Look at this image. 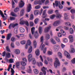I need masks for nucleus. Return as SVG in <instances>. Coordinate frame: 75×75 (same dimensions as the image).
Wrapping results in <instances>:
<instances>
[{
	"mask_svg": "<svg viewBox=\"0 0 75 75\" xmlns=\"http://www.w3.org/2000/svg\"><path fill=\"white\" fill-rule=\"evenodd\" d=\"M50 41L51 43L53 44H56V42H55V41L54 39H51L50 40Z\"/></svg>",
	"mask_w": 75,
	"mask_h": 75,
	"instance_id": "4c0bfd02",
	"label": "nucleus"
},
{
	"mask_svg": "<svg viewBox=\"0 0 75 75\" xmlns=\"http://www.w3.org/2000/svg\"><path fill=\"white\" fill-rule=\"evenodd\" d=\"M64 18L65 20L68 19V15H67V13H65L64 14Z\"/></svg>",
	"mask_w": 75,
	"mask_h": 75,
	"instance_id": "49530a36",
	"label": "nucleus"
},
{
	"mask_svg": "<svg viewBox=\"0 0 75 75\" xmlns=\"http://www.w3.org/2000/svg\"><path fill=\"white\" fill-rule=\"evenodd\" d=\"M31 31L32 32V34H33V35H34V31H35V28H31Z\"/></svg>",
	"mask_w": 75,
	"mask_h": 75,
	"instance_id": "a19ab883",
	"label": "nucleus"
},
{
	"mask_svg": "<svg viewBox=\"0 0 75 75\" xmlns=\"http://www.w3.org/2000/svg\"><path fill=\"white\" fill-rule=\"evenodd\" d=\"M50 38V35L49 34H47L46 36V39H47V40H49Z\"/></svg>",
	"mask_w": 75,
	"mask_h": 75,
	"instance_id": "3c124183",
	"label": "nucleus"
},
{
	"mask_svg": "<svg viewBox=\"0 0 75 75\" xmlns=\"http://www.w3.org/2000/svg\"><path fill=\"white\" fill-rule=\"evenodd\" d=\"M31 71H32V70H31V66H29L27 70L28 72V73H31Z\"/></svg>",
	"mask_w": 75,
	"mask_h": 75,
	"instance_id": "2f4dec72",
	"label": "nucleus"
},
{
	"mask_svg": "<svg viewBox=\"0 0 75 75\" xmlns=\"http://www.w3.org/2000/svg\"><path fill=\"white\" fill-rule=\"evenodd\" d=\"M55 13L56 14V17L58 18H61L62 16L61 15V14L59 13V11L58 10H56L55 11Z\"/></svg>",
	"mask_w": 75,
	"mask_h": 75,
	"instance_id": "20e7f679",
	"label": "nucleus"
},
{
	"mask_svg": "<svg viewBox=\"0 0 75 75\" xmlns=\"http://www.w3.org/2000/svg\"><path fill=\"white\" fill-rule=\"evenodd\" d=\"M47 11V10H45L43 11L42 13V17L43 18L47 17V15L46 14V12Z\"/></svg>",
	"mask_w": 75,
	"mask_h": 75,
	"instance_id": "9d476101",
	"label": "nucleus"
},
{
	"mask_svg": "<svg viewBox=\"0 0 75 75\" xmlns=\"http://www.w3.org/2000/svg\"><path fill=\"white\" fill-rule=\"evenodd\" d=\"M18 30H17V29L15 28L14 30V33L15 34H17L18 33Z\"/></svg>",
	"mask_w": 75,
	"mask_h": 75,
	"instance_id": "bf43d9fd",
	"label": "nucleus"
},
{
	"mask_svg": "<svg viewBox=\"0 0 75 75\" xmlns=\"http://www.w3.org/2000/svg\"><path fill=\"white\" fill-rule=\"evenodd\" d=\"M16 67L18 68H19V67H20V63L19 62H17L16 63Z\"/></svg>",
	"mask_w": 75,
	"mask_h": 75,
	"instance_id": "09e8293b",
	"label": "nucleus"
},
{
	"mask_svg": "<svg viewBox=\"0 0 75 75\" xmlns=\"http://www.w3.org/2000/svg\"><path fill=\"white\" fill-rule=\"evenodd\" d=\"M60 23V21H58L55 22L53 24V25L54 26H57L58 24H59Z\"/></svg>",
	"mask_w": 75,
	"mask_h": 75,
	"instance_id": "f3484780",
	"label": "nucleus"
},
{
	"mask_svg": "<svg viewBox=\"0 0 75 75\" xmlns=\"http://www.w3.org/2000/svg\"><path fill=\"white\" fill-rule=\"evenodd\" d=\"M27 44L28 45H31V41L30 40H28L27 41Z\"/></svg>",
	"mask_w": 75,
	"mask_h": 75,
	"instance_id": "e433bc0d",
	"label": "nucleus"
},
{
	"mask_svg": "<svg viewBox=\"0 0 75 75\" xmlns=\"http://www.w3.org/2000/svg\"><path fill=\"white\" fill-rule=\"evenodd\" d=\"M23 19V18H22L20 19V24L22 25L25 24L27 26H28L29 25V23L27 21H22V20Z\"/></svg>",
	"mask_w": 75,
	"mask_h": 75,
	"instance_id": "f03ea898",
	"label": "nucleus"
},
{
	"mask_svg": "<svg viewBox=\"0 0 75 75\" xmlns=\"http://www.w3.org/2000/svg\"><path fill=\"white\" fill-rule=\"evenodd\" d=\"M12 16L13 17H17V15L16 14L14 13V12H12L11 13L10 15Z\"/></svg>",
	"mask_w": 75,
	"mask_h": 75,
	"instance_id": "c85d7f7f",
	"label": "nucleus"
},
{
	"mask_svg": "<svg viewBox=\"0 0 75 75\" xmlns=\"http://www.w3.org/2000/svg\"><path fill=\"white\" fill-rule=\"evenodd\" d=\"M19 10V7H17L14 10V11L15 13H17L18 11Z\"/></svg>",
	"mask_w": 75,
	"mask_h": 75,
	"instance_id": "f704fd0d",
	"label": "nucleus"
},
{
	"mask_svg": "<svg viewBox=\"0 0 75 75\" xmlns=\"http://www.w3.org/2000/svg\"><path fill=\"white\" fill-rule=\"evenodd\" d=\"M70 12L71 13H72L73 15L74 14H75V9H71L70 10Z\"/></svg>",
	"mask_w": 75,
	"mask_h": 75,
	"instance_id": "58836bf2",
	"label": "nucleus"
},
{
	"mask_svg": "<svg viewBox=\"0 0 75 75\" xmlns=\"http://www.w3.org/2000/svg\"><path fill=\"white\" fill-rule=\"evenodd\" d=\"M34 14L35 16H37L38 14V11L37 10L35 11L34 12Z\"/></svg>",
	"mask_w": 75,
	"mask_h": 75,
	"instance_id": "69168bd1",
	"label": "nucleus"
},
{
	"mask_svg": "<svg viewBox=\"0 0 75 75\" xmlns=\"http://www.w3.org/2000/svg\"><path fill=\"white\" fill-rule=\"evenodd\" d=\"M13 52L16 55H19L20 54V50L18 49H15L14 50Z\"/></svg>",
	"mask_w": 75,
	"mask_h": 75,
	"instance_id": "0eeeda50",
	"label": "nucleus"
},
{
	"mask_svg": "<svg viewBox=\"0 0 75 75\" xmlns=\"http://www.w3.org/2000/svg\"><path fill=\"white\" fill-rule=\"evenodd\" d=\"M65 25H69V26H71V24L69 22L66 23Z\"/></svg>",
	"mask_w": 75,
	"mask_h": 75,
	"instance_id": "0e129e2a",
	"label": "nucleus"
},
{
	"mask_svg": "<svg viewBox=\"0 0 75 75\" xmlns=\"http://www.w3.org/2000/svg\"><path fill=\"white\" fill-rule=\"evenodd\" d=\"M59 48V46L58 45H55L53 46L54 50L55 51H58Z\"/></svg>",
	"mask_w": 75,
	"mask_h": 75,
	"instance_id": "423d86ee",
	"label": "nucleus"
},
{
	"mask_svg": "<svg viewBox=\"0 0 75 75\" xmlns=\"http://www.w3.org/2000/svg\"><path fill=\"white\" fill-rule=\"evenodd\" d=\"M11 47H12V48H14L15 47V45H14V42H11Z\"/></svg>",
	"mask_w": 75,
	"mask_h": 75,
	"instance_id": "8fccbe9b",
	"label": "nucleus"
},
{
	"mask_svg": "<svg viewBox=\"0 0 75 75\" xmlns=\"http://www.w3.org/2000/svg\"><path fill=\"white\" fill-rule=\"evenodd\" d=\"M31 4H28L27 8V12H30L31 11Z\"/></svg>",
	"mask_w": 75,
	"mask_h": 75,
	"instance_id": "f8f14e48",
	"label": "nucleus"
},
{
	"mask_svg": "<svg viewBox=\"0 0 75 75\" xmlns=\"http://www.w3.org/2000/svg\"><path fill=\"white\" fill-rule=\"evenodd\" d=\"M69 42H72L74 41V38L72 35H70L69 37Z\"/></svg>",
	"mask_w": 75,
	"mask_h": 75,
	"instance_id": "9b49d317",
	"label": "nucleus"
},
{
	"mask_svg": "<svg viewBox=\"0 0 75 75\" xmlns=\"http://www.w3.org/2000/svg\"><path fill=\"white\" fill-rule=\"evenodd\" d=\"M51 29V27L50 26L48 27L45 28L44 31L45 33H47L49 31V30Z\"/></svg>",
	"mask_w": 75,
	"mask_h": 75,
	"instance_id": "2eb2a0df",
	"label": "nucleus"
},
{
	"mask_svg": "<svg viewBox=\"0 0 75 75\" xmlns=\"http://www.w3.org/2000/svg\"><path fill=\"white\" fill-rule=\"evenodd\" d=\"M32 63L33 65H35V64H36V61L35 60V58H33L32 59Z\"/></svg>",
	"mask_w": 75,
	"mask_h": 75,
	"instance_id": "c9c22d12",
	"label": "nucleus"
},
{
	"mask_svg": "<svg viewBox=\"0 0 75 75\" xmlns=\"http://www.w3.org/2000/svg\"><path fill=\"white\" fill-rule=\"evenodd\" d=\"M11 75H13L14 74V72H15L13 68H11Z\"/></svg>",
	"mask_w": 75,
	"mask_h": 75,
	"instance_id": "5fc2aeb1",
	"label": "nucleus"
},
{
	"mask_svg": "<svg viewBox=\"0 0 75 75\" xmlns=\"http://www.w3.org/2000/svg\"><path fill=\"white\" fill-rule=\"evenodd\" d=\"M28 60L29 62H31L33 59V55L31 54H30L28 55Z\"/></svg>",
	"mask_w": 75,
	"mask_h": 75,
	"instance_id": "6e6552de",
	"label": "nucleus"
},
{
	"mask_svg": "<svg viewBox=\"0 0 75 75\" xmlns=\"http://www.w3.org/2000/svg\"><path fill=\"white\" fill-rule=\"evenodd\" d=\"M72 45H71L70 46V48L69 50V52L71 53H74L75 52V50L74 48L72 47Z\"/></svg>",
	"mask_w": 75,
	"mask_h": 75,
	"instance_id": "4468645a",
	"label": "nucleus"
},
{
	"mask_svg": "<svg viewBox=\"0 0 75 75\" xmlns=\"http://www.w3.org/2000/svg\"><path fill=\"white\" fill-rule=\"evenodd\" d=\"M24 2L23 1H21L19 4V6L20 8H22L23 7V6H24Z\"/></svg>",
	"mask_w": 75,
	"mask_h": 75,
	"instance_id": "39448f33",
	"label": "nucleus"
},
{
	"mask_svg": "<svg viewBox=\"0 0 75 75\" xmlns=\"http://www.w3.org/2000/svg\"><path fill=\"white\" fill-rule=\"evenodd\" d=\"M64 55L66 57L68 58H71L70 55H69V54L68 52L66 51H64Z\"/></svg>",
	"mask_w": 75,
	"mask_h": 75,
	"instance_id": "1a4fd4ad",
	"label": "nucleus"
},
{
	"mask_svg": "<svg viewBox=\"0 0 75 75\" xmlns=\"http://www.w3.org/2000/svg\"><path fill=\"white\" fill-rule=\"evenodd\" d=\"M6 50L8 51V52H10V49H9V46H7L6 48Z\"/></svg>",
	"mask_w": 75,
	"mask_h": 75,
	"instance_id": "680f3d73",
	"label": "nucleus"
},
{
	"mask_svg": "<svg viewBox=\"0 0 75 75\" xmlns=\"http://www.w3.org/2000/svg\"><path fill=\"white\" fill-rule=\"evenodd\" d=\"M35 54L37 56H38L40 55V50H39L37 49L35 51Z\"/></svg>",
	"mask_w": 75,
	"mask_h": 75,
	"instance_id": "aec40b11",
	"label": "nucleus"
},
{
	"mask_svg": "<svg viewBox=\"0 0 75 75\" xmlns=\"http://www.w3.org/2000/svg\"><path fill=\"white\" fill-rule=\"evenodd\" d=\"M47 68L45 67H43V68H41V71H42L44 75H46V71H45L47 70Z\"/></svg>",
	"mask_w": 75,
	"mask_h": 75,
	"instance_id": "ddd939ff",
	"label": "nucleus"
},
{
	"mask_svg": "<svg viewBox=\"0 0 75 75\" xmlns=\"http://www.w3.org/2000/svg\"><path fill=\"white\" fill-rule=\"evenodd\" d=\"M10 56H11L10 54L8 52L6 53L5 57H6V58H10Z\"/></svg>",
	"mask_w": 75,
	"mask_h": 75,
	"instance_id": "72a5a7b5",
	"label": "nucleus"
},
{
	"mask_svg": "<svg viewBox=\"0 0 75 75\" xmlns=\"http://www.w3.org/2000/svg\"><path fill=\"white\" fill-rule=\"evenodd\" d=\"M22 61H24V62H27V58H26V57H23L22 58Z\"/></svg>",
	"mask_w": 75,
	"mask_h": 75,
	"instance_id": "864d4df0",
	"label": "nucleus"
},
{
	"mask_svg": "<svg viewBox=\"0 0 75 75\" xmlns=\"http://www.w3.org/2000/svg\"><path fill=\"white\" fill-rule=\"evenodd\" d=\"M34 18V16H33V15L31 14L30 16V20H33Z\"/></svg>",
	"mask_w": 75,
	"mask_h": 75,
	"instance_id": "338daca9",
	"label": "nucleus"
},
{
	"mask_svg": "<svg viewBox=\"0 0 75 75\" xmlns=\"http://www.w3.org/2000/svg\"><path fill=\"white\" fill-rule=\"evenodd\" d=\"M18 25V23L14 24V23H11L9 24L8 27V28L9 29H11L12 27V28H14L16 26H17Z\"/></svg>",
	"mask_w": 75,
	"mask_h": 75,
	"instance_id": "7ed1b4c3",
	"label": "nucleus"
},
{
	"mask_svg": "<svg viewBox=\"0 0 75 75\" xmlns=\"http://www.w3.org/2000/svg\"><path fill=\"white\" fill-rule=\"evenodd\" d=\"M34 72L35 73V74H38V73H39V71L38 70H37V69H35L34 70Z\"/></svg>",
	"mask_w": 75,
	"mask_h": 75,
	"instance_id": "ea45409f",
	"label": "nucleus"
},
{
	"mask_svg": "<svg viewBox=\"0 0 75 75\" xmlns=\"http://www.w3.org/2000/svg\"><path fill=\"white\" fill-rule=\"evenodd\" d=\"M34 35L35 38H38V33L37 31H36Z\"/></svg>",
	"mask_w": 75,
	"mask_h": 75,
	"instance_id": "b1692460",
	"label": "nucleus"
},
{
	"mask_svg": "<svg viewBox=\"0 0 75 75\" xmlns=\"http://www.w3.org/2000/svg\"><path fill=\"white\" fill-rule=\"evenodd\" d=\"M52 52L51 51H48L47 52V54L49 55H51L52 54Z\"/></svg>",
	"mask_w": 75,
	"mask_h": 75,
	"instance_id": "052dcab7",
	"label": "nucleus"
},
{
	"mask_svg": "<svg viewBox=\"0 0 75 75\" xmlns=\"http://www.w3.org/2000/svg\"><path fill=\"white\" fill-rule=\"evenodd\" d=\"M14 4H15V3H14V2L13 1V0H12V6L13 8H14L15 7V6L14 5Z\"/></svg>",
	"mask_w": 75,
	"mask_h": 75,
	"instance_id": "a18cd8bd",
	"label": "nucleus"
},
{
	"mask_svg": "<svg viewBox=\"0 0 75 75\" xmlns=\"http://www.w3.org/2000/svg\"><path fill=\"white\" fill-rule=\"evenodd\" d=\"M0 14L1 16H2V17L3 20H6V19L4 18H5L4 15V14H3V12H2V11H1V10H0Z\"/></svg>",
	"mask_w": 75,
	"mask_h": 75,
	"instance_id": "dca6fc26",
	"label": "nucleus"
},
{
	"mask_svg": "<svg viewBox=\"0 0 75 75\" xmlns=\"http://www.w3.org/2000/svg\"><path fill=\"white\" fill-rule=\"evenodd\" d=\"M11 67H12V65L11 64H10L8 69H7V71H10V69L11 68Z\"/></svg>",
	"mask_w": 75,
	"mask_h": 75,
	"instance_id": "e2e57ef3",
	"label": "nucleus"
},
{
	"mask_svg": "<svg viewBox=\"0 0 75 75\" xmlns=\"http://www.w3.org/2000/svg\"><path fill=\"white\" fill-rule=\"evenodd\" d=\"M74 30H73V29L72 28H70V33L71 34H72L73 33H74Z\"/></svg>",
	"mask_w": 75,
	"mask_h": 75,
	"instance_id": "de8ad7c7",
	"label": "nucleus"
},
{
	"mask_svg": "<svg viewBox=\"0 0 75 75\" xmlns=\"http://www.w3.org/2000/svg\"><path fill=\"white\" fill-rule=\"evenodd\" d=\"M33 46L34 48H37V41L33 40Z\"/></svg>",
	"mask_w": 75,
	"mask_h": 75,
	"instance_id": "412c9836",
	"label": "nucleus"
},
{
	"mask_svg": "<svg viewBox=\"0 0 75 75\" xmlns=\"http://www.w3.org/2000/svg\"><path fill=\"white\" fill-rule=\"evenodd\" d=\"M21 65L22 66H25L26 65V63L24 61H21Z\"/></svg>",
	"mask_w": 75,
	"mask_h": 75,
	"instance_id": "c03bdc74",
	"label": "nucleus"
},
{
	"mask_svg": "<svg viewBox=\"0 0 75 75\" xmlns=\"http://www.w3.org/2000/svg\"><path fill=\"white\" fill-rule=\"evenodd\" d=\"M39 32L40 34H42V27H39L38 29Z\"/></svg>",
	"mask_w": 75,
	"mask_h": 75,
	"instance_id": "5701e85b",
	"label": "nucleus"
},
{
	"mask_svg": "<svg viewBox=\"0 0 75 75\" xmlns=\"http://www.w3.org/2000/svg\"><path fill=\"white\" fill-rule=\"evenodd\" d=\"M60 65V62L59 61V59L57 58H55V61L54 62V65L55 68H57L58 67H59Z\"/></svg>",
	"mask_w": 75,
	"mask_h": 75,
	"instance_id": "f257e3e1",
	"label": "nucleus"
},
{
	"mask_svg": "<svg viewBox=\"0 0 75 75\" xmlns=\"http://www.w3.org/2000/svg\"><path fill=\"white\" fill-rule=\"evenodd\" d=\"M61 4V2L60 1H55V6L57 7H58V6H59Z\"/></svg>",
	"mask_w": 75,
	"mask_h": 75,
	"instance_id": "6ab92c4d",
	"label": "nucleus"
},
{
	"mask_svg": "<svg viewBox=\"0 0 75 75\" xmlns=\"http://www.w3.org/2000/svg\"><path fill=\"white\" fill-rule=\"evenodd\" d=\"M63 42L64 43H67L68 42V39L66 38H64L63 39Z\"/></svg>",
	"mask_w": 75,
	"mask_h": 75,
	"instance_id": "37998d69",
	"label": "nucleus"
},
{
	"mask_svg": "<svg viewBox=\"0 0 75 75\" xmlns=\"http://www.w3.org/2000/svg\"><path fill=\"white\" fill-rule=\"evenodd\" d=\"M71 62L72 64H75V58H74L71 60Z\"/></svg>",
	"mask_w": 75,
	"mask_h": 75,
	"instance_id": "774afa93",
	"label": "nucleus"
},
{
	"mask_svg": "<svg viewBox=\"0 0 75 75\" xmlns=\"http://www.w3.org/2000/svg\"><path fill=\"white\" fill-rule=\"evenodd\" d=\"M61 32L63 35H64V36L66 35V33H65V31H64V30H63L61 29Z\"/></svg>",
	"mask_w": 75,
	"mask_h": 75,
	"instance_id": "a878e982",
	"label": "nucleus"
},
{
	"mask_svg": "<svg viewBox=\"0 0 75 75\" xmlns=\"http://www.w3.org/2000/svg\"><path fill=\"white\" fill-rule=\"evenodd\" d=\"M33 51V47L32 46H30L29 47L28 50V53H31Z\"/></svg>",
	"mask_w": 75,
	"mask_h": 75,
	"instance_id": "393cba45",
	"label": "nucleus"
},
{
	"mask_svg": "<svg viewBox=\"0 0 75 75\" xmlns=\"http://www.w3.org/2000/svg\"><path fill=\"white\" fill-rule=\"evenodd\" d=\"M55 15H52L50 16V17L51 19H54L55 18Z\"/></svg>",
	"mask_w": 75,
	"mask_h": 75,
	"instance_id": "13d9d810",
	"label": "nucleus"
},
{
	"mask_svg": "<svg viewBox=\"0 0 75 75\" xmlns=\"http://www.w3.org/2000/svg\"><path fill=\"white\" fill-rule=\"evenodd\" d=\"M38 21H39V18H37L35 19V23L36 24H37V23H38Z\"/></svg>",
	"mask_w": 75,
	"mask_h": 75,
	"instance_id": "603ef678",
	"label": "nucleus"
},
{
	"mask_svg": "<svg viewBox=\"0 0 75 75\" xmlns=\"http://www.w3.org/2000/svg\"><path fill=\"white\" fill-rule=\"evenodd\" d=\"M53 13V11L52 10H49L48 11V14H52Z\"/></svg>",
	"mask_w": 75,
	"mask_h": 75,
	"instance_id": "6e6d98bb",
	"label": "nucleus"
},
{
	"mask_svg": "<svg viewBox=\"0 0 75 75\" xmlns=\"http://www.w3.org/2000/svg\"><path fill=\"white\" fill-rule=\"evenodd\" d=\"M17 40V39L14 37H12L11 39V40L12 42H15Z\"/></svg>",
	"mask_w": 75,
	"mask_h": 75,
	"instance_id": "473e14b6",
	"label": "nucleus"
},
{
	"mask_svg": "<svg viewBox=\"0 0 75 75\" xmlns=\"http://www.w3.org/2000/svg\"><path fill=\"white\" fill-rule=\"evenodd\" d=\"M19 30L20 32L22 33H23L25 31V29L22 28H20Z\"/></svg>",
	"mask_w": 75,
	"mask_h": 75,
	"instance_id": "7c9ffc66",
	"label": "nucleus"
},
{
	"mask_svg": "<svg viewBox=\"0 0 75 75\" xmlns=\"http://www.w3.org/2000/svg\"><path fill=\"white\" fill-rule=\"evenodd\" d=\"M40 42H41V43H42L43 42H44L43 41L44 40V36H41L40 38Z\"/></svg>",
	"mask_w": 75,
	"mask_h": 75,
	"instance_id": "bb28decb",
	"label": "nucleus"
},
{
	"mask_svg": "<svg viewBox=\"0 0 75 75\" xmlns=\"http://www.w3.org/2000/svg\"><path fill=\"white\" fill-rule=\"evenodd\" d=\"M25 42H26L25 40H23L21 42V43L22 45L25 44Z\"/></svg>",
	"mask_w": 75,
	"mask_h": 75,
	"instance_id": "4d7b16f0",
	"label": "nucleus"
},
{
	"mask_svg": "<svg viewBox=\"0 0 75 75\" xmlns=\"http://www.w3.org/2000/svg\"><path fill=\"white\" fill-rule=\"evenodd\" d=\"M11 34L10 33L8 34L7 35V36L6 37L7 40H10V38H11Z\"/></svg>",
	"mask_w": 75,
	"mask_h": 75,
	"instance_id": "a211bd4d",
	"label": "nucleus"
},
{
	"mask_svg": "<svg viewBox=\"0 0 75 75\" xmlns=\"http://www.w3.org/2000/svg\"><path fill=\"white\" fill-rule=\"evenodd\" d=\"M43 44H44V42L41 43L40 45V48L41 49V50H43L44 48V47H45V45Z\"/></svg>",
	"mask_w": 75,
	"mask_h": 75,
	"instance_id": "4be33fe9",
	"label": "nucleus"
},
{
	"mask_svg": "<svg viewBox=\"0 0 75 75\" xmlns=\"http://www.w3.org/2000/svg\"><path fill=\"white\" fill-rule=\"evenodd\" d=\"M57 54L58 57H59L60 58H61L62 57V54L61 53L59 52H58Z\"/></svg>",
	"mask_w": 75,
	"mask_h": 75,
	"instance_id": "79ce46f5",
	"label": "nucleus"
},
{
	"mask_svg": "<svg viewBox=\"0 0 75 75\" xmlns=\"http://www.w3.org/2000/svg\"><path fill=\"white\" fill-rule=\"evenodd\" d=\"M24 9H22L21 11L20 16H23L24 15Z\"/></svg>",
	"mask_w": 75,
	"mask_h": 75,
	"instance_id": "c756f323",
	"label": "nucleus"
},
{
	"mask_svg": "<svg viewBox=\"0 0 75 75\" xmlns=\"http://www.w3.org/2000/svg\"><path fill=\"white\" fill-rule=\"evenodd\" d=\"M36 64L39 67H40V66H42V65H43V64H42V63L41 62H40L39 63V62H37L36 63Z\"/></svg>",
	"mask_w": 75,
	"mask_h": 75,
	"instance_id": "cd10ccee",
	"label": "nucleus"
}]
</instances>
